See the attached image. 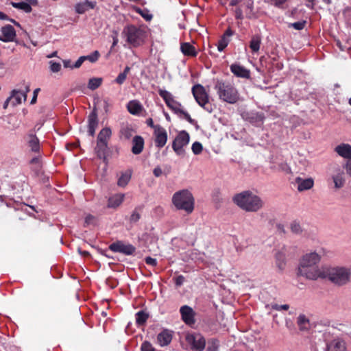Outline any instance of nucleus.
Here are the masks:
<instances>
[{"mask_svg": "<svg viewBox=\"0 0 351 351\" xmlns=\"http://www.w3.org/2000/svg\"><path fill=\"white\" fill-rule=\"evenodd\" d=\"M141 350V351H155L152 345L148 341L142 343Z\"/></svg>", "mask_w": 351, "mask_h": 351, "instance_id": "50", "label": "nucleus"}, {"mask_svg": "<svg viewBox=\"0 0 351 351\" xmlns=\"http://www.w3.org/2000/svg\"><path fill=\"white\" fill-rule=\"evenodd\" d=\"M214 89L216 90L219 99L222 101L234 104L239 99L237 89L229 82L217 80L215 82Z\"/></svg>", "mask_w": 351, "mask_h": 351, "instance_id": "3", "label": "nucleus"}, {"mask_svg": "<svg viewBox=\"0 0 351 351\" xmlns=\"http://www.w3.org/2000/svg\"><path fill=\"white\" fill-rule=\"evenodd\" d=\"M132 9L135 12L139 14L147 21H150L153 18V15L149 13L147 9H141L136 5H133Z\"/></svg>", "mask_w": 351, "mask_h": 351, "instance_id": "37", "label": "nucleus"}, {"mask_svg": "<svg viewBox=\"0 0 351 351\" xmlns=\"http://www.w3.org/2000/svg\"><path fill=\"white\" fill-rule=\"evenodd\" d=\"M343 168L345 169L346 173L351 176V158L346 160V164L343 165Z\"/></svg>", "mask_w": 351, "mask_h": 351, "instance_id": "54", "label": "nucleus"}, {"mask_svg": "<svg viewBox=\"0 0 351 351\" xmlns=\"http://www.w3.org/2000/svg\"><path fill=\"white\" fill-rule=\"evenodd\" d=\"M190 141L189 133L182 130L178 133L172 143V149L178 156H184L185 155L184 147L187 146Z\"/></svg>", "mask_w": 351, "mask_h": 351, "instance_id": "8", "label": "nucleus"}, {"mask_svg": "<svg viewBox=\"0 0 351 351\" xmlns=\"http://www.w3.org/2000/svg\"><path fill=\"white\" fill-rule=\"evenodd\" d=\"M21 91L17 90H13L12 91L11 96L12 97V104L15 106L20 104H21L23 95H21Z\"/></svg>", "mask_w": 351, "mask_h": 351, "instance_id": "42", "label": "nucleus"}, {"mask_svg": "<svg viewBox=\"0 0 351 351\" xmlns=\"http://www.w3.org/2000/svg\"><path fill=\"white\" fill-rule=\"evenodd\" d=\"M145 263L147 265H152V266H156V264H157L156 259L153 258H152L150 256H148V257L145 258Z\"/></svg>", "mask_w": 351, "mask_h": 351, "instance_id": "58", "label": "nucleus"}, {"mask_svg": "<svg viewBox=\"0 0 351 351\" xmlns=\"http://www.w3.org/2000/svg\"><path fill=\"white\" fill-rule=\"evenodd\" d=\"M149 315L143 311H138L136 313V323L138 326H143L145 324Z\"/></svg>", "mask_w": 351, "mask_h": 351, "instance_id": "41", "label": "nucleus"}, {"mask_svg": "<svg viewBox=\"0 0 351 351\" xmlns=\"http://www.w3.org/2000/svg\"><path fill=\"white\" fill-rule=\"evenodd\" d=\"M232 201L237 206L246 212H257L264 206L263 199L248 190L235 194L232 197Z\"/></svg>", "mask_w": 351, "mask_h": 351, "instance_id": "2", "label": "nucleus"}, {"mask_svg": "<svg viewBox=\"0 0 351 351\" xmlns=\"http://www.w3.org/2000/svg\"><path fill=\"white\" fill-rule=\"evenodd\" d=\"M185 340L191 351H203L205 348L206 339L199 333H189Z\"/></svg>", "mask_w": 351, "mask_h": 351, "instance_id": "9", "label": "nucleus"}, {"mask_svg": "<svg viewBox=\"0 0 351 351\" xmlns=\"http://www.w3.org/2000/svg\"><path fill=\"white\" fill-rule=\"evenodd\" d=\"M63 65L65 68L74 69V67H73V64H71V61L70 60H64Z\"/></svg>", "mask_w": 351, "mask_h": 351, "instance_id": "63", "label": "nucleus"}, {"mask_svg": "<svg viewBox=\"0 0 351 351\" xmlns=\"http://www.w3.org/2000/svg\"><path fill=\"white\" fill-rule=\"evenodd\" d=\"M130 71V67L127 66L125 67L123 71L118 75L117 78L114 80V82L121 85L124 83L127 78L128 74Z\"/></svg>", "mask_w": 351, "mask_h": 351, "instance_id": "43", "label": "nucleus"}, {"mask_svg": "<svg viewBox=\"0 0 351 351\" xmlns=\"http://www.w3.org/2000/svg\"><path fill=\"white\" fill-rule=\"evenodd\" d=\"M153 173L156 177H160L162 173V171L160 167H157L154 168Z\"/></svg>", "mask_w": 351, "mask_h": 351, "instance_id": "60", "label": "nucleus"}, {"mask_svg": "<svg viewBox=\"0 0 351 351\" xmlns=\"http://www.w3.org/2000/svg\"><path fill=\"white\" fill-rule=\"evenodd\" d=\"M141 217V215L138 213V210L136 208L134 210L132 216H131V219H139Z\"/></svg>", "mask_w": 351, "mask_h": 351, "instance_id": "62", "label": "nucleus"}, {"mask_svg": "<svg viewBox=\"0 0 351 351\" xmlns=\"http://www.w3.org/2000/svg\"><path fill=\"white\" fill-rule=\"evenodd\" d=\"M103 79L101 77H93L88 80V88L91 90L98 88L102 84Z\"/></svg>", "mask_w": 351, "mask_h": 351, "instance_id": "40", "label": "nucleus"}, {"mask_svg": "<svg viewBox=\"0 0 351 351\" xmlns=\"http://www.w3.org/2000/svg\"><path fill=\"white\" fill-rule=\"evenodd\" d=\"M146 123L148 126H149L152 128L154 129V131H156V128L158 126V125H154L153 119L152 118H149L146 121Z\"/></svg>", "mask_w": 351, "mask_h": 351, "instance_id": "61", "label": "nucleus"}, {"mask_svg": "<svg viewBox=\"0 0 351 351\" xmlns=\"http://www.w3.org/2000/svg\"><path fill=\"white\" fill-rule=\"evenodd\" d=\"M325 278H328L335 284L342 285L351 280V267H334L325 273Z\"/></svg>", "mask_w": 351, "mask_h": 351, "instance_id": "6", "label": "nucleus"}, {"mask_svg": "<svg viewBox=\"0 0 351 351\" xmlns=\"http://www.w3.org/2000/svg\"><path fill=\"white\" fill-rule=\"evenodd\" d=\"M98 123L97 110L94 108L88 117V132L90 136H94Z\"/></svg>", "mask_w": 351, "mask_h": 351, "instance_id": "17", "label": "nucleus"}, {"mask_svg": "<svg viewBox=\"0 0 351 351\" xmlns=\"http://www.w3.org/2000/svg\"><path fill=\"white\" fill-rule=\"evenodd\" d=\"M276 226L280 232H285L284 229L285 226H289L291 232L293 234H300L303 231V228L298 221H282L281 223H278Z\"/></svg>", "mask_w": 351, "mask_h": 351, "instance_id": "11", "label": "nucleus"}, {"mask_svg": "<svg viewBox=\"0 0 351 351\" xmlns=\"http://www.w3.org/2000/svg\"><path fill=\"white\" fill-rule=\"evenodd\" d=\"M132 176V171L127 170L125 172H122L117 181V185L120 187H125L130 182Z\"/></svg>", "mask_w": 351, "mask_h": 351, "instance_id": "33", "label": "nucleus"}, {"mask_svg": "<svg viewBox=\"0 0 351 351\" xmlns=\"http://www.w3.org/2000/svg\"><path fill=\"white\" fill-rule=\"evenodd\" d=\"M178 115H182L184 119H185L190 123L193 124L195 122L194 119L191 118V115L184 109H182L181 112H179Z\"/></svg>", "mask_w": 351, "mask_h": 351, "instance_id": "51", "label": "nucleus"}, {"mask_svg": "<svg viewBox=\"0 0 351 351\" xmlns=\"http://www.w3.org/2000/svg\"><path fill=\"white\" fill-rule=\"evenodd\" d=\"M132 146L131 151L132 154L135 155L140 154L143 149L145 145V141L141 136H135L132 139Z\"/></svg>", "mask_w": 351, "mask_h": 351, "instance_id": "21", "label": "nucleus"}, {"mask_svg": "<svg viewBox=\"0 0 351 351\" xmlns=\"http://www.w3.org/2000/svg\"><path fill=\"white\" fill-rule=\"evenodd\" d=\"M1 41L5 43L15 41L16 34L14 28L11 25H5L1 28Z\"/></svg>", "mask_w": 351, "mask_h": 351, "instance_id": "14", "label": "nucleus"}, {"mask_svg": "<svg viewBox=\"0 0 351 351\" xmlns=\"http://www.w3.org/2000/svg\"><path fill=\"white\" fill-rule=\"evenodd\" d=\"M29 165H31L32 170L36 173H38L43 166L41 156L38 155L32 158L29 160Z\"/></svg>", "mask_w": 351, "mask_h": 351, "instance_id": "32", "label": "nucleus"}, {"mask_svg": "<svg viewBox=\"0 0 351 351\" xmlns=\"http://www.w3.org/2000/svg\"><path fill=\"white\" fill-rule=\"evenodd\" d=\"M109 249L114 252H120L125 255H131L135 252V247L131 244H125L122 241H117L109 246Z\"/></svg>", "mask_w": 351, "mask_h": 351, "instance_id": "12", "label": "nucleus"}, {"mask_svg": "<svg viewBox=\"0 0 351 351\" xmlns=\"http://www.w3.org/2000/svg\"><path fill=\"white\" fill-rule=\"evenodd\" d=\"M295 182L298 184V190L300 192L309 190L314 185V180L311 178L303 179L298 177L295 178Z\"/></svg>", "mask_w": 351, "mask_h": 351, "instance_id": "22", "label": "nucleus"}, {"mask_svg": "<svg viewBox=\"0 0 351 351\" xmlns=\"http://www.w3.org/2000/svg\"><path fill=\"white\" fill-rule=\"evenodd\" d=\"M272 308L276 311H287L289 308V306L288 304H274L272 305Z\"/></svg>", "mask_w": 351, "mask_h": 351, "instance_id": "52", "label": "nucleus"}, {"mask_svg": "<svg viewBox=\"0 0 351 351\" xmlns=\"http://www.w3.org/2000/svg\"><path fill=\"white\" fill-rule=\"evenodd\" d=\"M328 351H347L345 341L339 338L333 339L328 345Z\"/></svg>", "mask_w": 351, "mask_h": 351, "instance_id": "24", "label": "nucleus"}, {"mask_svg": "<svg viewBox=\"0 0 351 351\" xmlns=\"http://www.w3.org/2000/svg\"><path fill=\"white\" fill-rule=\"evenodd\" d=\"M95 152L97 156L105 162L108 152V143H97Z\"/></svg>", "mask_w": 351, "mask_h": 351, "instance_id": "26", "label": "nucleus"}, {"mask_svg": "<svg viewBox=\"0 0 351 351\" xmlns=\"http://www.w3.org/2000/svg\"><path fill=\"white\" fill-rule=\"evenodd\" d=\"M230 69L231 72L238 77L248 79L250 77V71L239 64H232Z\"/></svg>", "mask_w": 351, "mask_h": 351, "instance_id": "18", "label": "nucleus"}, {"mask_svg": "<svg viewBox=\"0 0 351 351\" xmlns=\"http://www.w3.org/2000/svg\"><path fill=\"white\" fill-rule=\"evenodd\" d=\"M26 141L30 150L34 153H39L40 150V141L33 131H30L26 138Z\"/></svg>", "mask_w": 351, "mask_h": 351, "instance_id": "16", "label": "nucleus"}, {"mask_svg": "<svg viewBox=\"0 0 351 351\" xmlns=\"http://www.w3.org/2000/svg\"><path fill=\"white\" fill-rule=\"evenodd\" d=\"M84 61H85L84 56H80L78 58V60L75 62V63L73 65V67H74V69L80 68Z\"/></svg>", "mask_w": 351, "mask_h": 351, "instance_id": "56", "label": "nucleus"}, {"mask_svg": "<svg viewBox=\"0 0 351 351\" xmlns=\"http://www.w3.org/2000/svg\"><path fill=\"white\" fill-rule=\"evenodd\" d=\"M335 151L343 158L347 160L351 158V145L349 144L341 143L335 148Z\"/></svg>", "mask_w": 351, "mask_h": 351, "instance_id": "23", "label": "nucleus"}, {"mask_svg": "<svg viewBox=\"0 0 351 351\" xmlns=\"http://www.w3.org/2000/svg\"><path fill=\"white\" fill-rule=\"evenodd\" d=\"M154 134L155 136V145L159 148L163 147L167 141V132L166 130L160 125H158Z\"/></svg>", "mask_w": 351, "mask_h": 351, "instance_id": "13", "label": "nucleus"}, {"mask_svg": "<svg viewBox=\"0 0 351 351\" xmlns=\"http://www.w3.org/2000/svg\"><path fill=\"white\" fill-rule=\"evenodd\" d=\"M124 194H115L110 197L108 201V208H117L118 207L124 199Z\"/></svg>", "mask_w": 351, "mask_h": 351, "instance_id": "29", "label": "nucleus"}, {"mask_svg": "<svg viewBox=\"0 0 351 351\" xmlns=\"http://www.w3.org/2000/svg\"><path fill=\"white\" fill-rule=\"evenodd\" d=\"M112 135V131L109 128H104L99 132L97 143H108Z\"/></svg>", "mask_w": 351, "mask_h": 351, "instance_id": "28", "label": "nucleus"}, {"mask_svg": "<svg viewBox=\"0 0 351 351\" xmlns=\"http://www.w3.org/2000/svg\"><path fill=\"white\" fill-rule=\"evenodd\" d=\"M30 91V86L29 84L25 85V90L21 91V95H23V100L25 101L27 99V94Z\"/></svg>", "mask_w": 351, "mask_h": 351, "instance_id": "59", "label": "nucleus"}, {"mask_svg": "<svg viewBox=\"0 0 351 351\" xmlns=\"http://www.w3.org/2000/svg\"><path fill=\"white\" fill-rule=\"evenodd\" d=\"M249 121L252 124L260 126L263 123L265 115L263 112L251 113L248 117Z\"/></svg>", "mask_w": 351, "mask_h": 351, "instance_id": "31", "label": "nucleus"}, {"mask_svg": "<svg viewBox=\"0 0 351 351\" xmlns=\"http://www.w3.org/2000/svg\"><path fill=\"white\" fill-rule=\"evenodd\" d=\"M11 5L16 9L21 10L26 13H30L32 10V6L27 2H11Z\"/></svg>", "mask_w": 351, "mask_h": 351, "instance_id": "39", "label": "nucleus"}, {"mask_svg": "<svg viewBox=\"0 0 351 351\" xmlns=\"http://www.w3.org/2000/svg\"><path fill=\"white\" fill-rule=\"evenodd\" d=\"M319 261L320 256L315 252L304 254L300 262L298 275L308 280L325 278V272L318 268Z\"/></svg>", "mask_w": 351, "mask_h": 351, "instance_id": "1", "label": "nucleus"}, {"mask_svg": "<svg viewBox=\"0 0 351 351\" xmlns=\"http://www.w3.org/2000/svg\"><path fill=\"white\" fill-rule=\"evenodd\" d=\"M306 23V21H298V22L293 23H289V27H293L295 29H297V30H302L305 27Z\"/></svg>", "mask_w": 351, "mask_h": 351, "instance_id": "48", "label": "nucleus"}, {"mask_svg": "<svg viewBox=\"0 0 351 351\" xmlns=\"http://www.w3.org/2000/svg\"><path fill=\"white\" fill-rule=\"evenodd\" d=\"M158 94L163 99L167 106L175 114H179L183 109L181 103L175 100L171 93L166 90L159 89Z\"/></svg>", "mask_w": 351, "mask_h": 351, "instance_id": "10", "label": "nucleus"}, {"mask_svg": "<svg viewBox=\"0 0 351 351\" xmlns=\"http://www.w3.org/2000/svg\"><path fill=\"white\" fill-rule=\"evenodd\" d=\"M193 95L197 103L208 112L213 110L212 105L209 103V95L205 88L201 84H195L192 87Z\"/></svg>", "mask_w": 351, "mask_h": 351, "instance_id": "7", "label": "nucleus"}, {"mask_svg": "<svg viewBox=\"0 0 351 351\" xmlns=\"http://www.w3.org/2000/svg\"><path fill=\"white\" fill-rule=\"evenodd\" d=\"M298 324L300 330H307L308 326V319L304 315H300L298 317Z\"/></svg>", "mask_w": 351, "mask_h": 351, "instance_id": "44", "label": "nucleus"}, {"mask_svg": "<svg viewBox=\"0 0 351 351\" xmlns=\"http://www.w3.org/2000/svg\"><path fill=\"white\" fill-rule=\"evenodd\" d=\"M127 108L130 114H138L142 111L143 106L138 101L132 100L128 102Z\"/></svg>", "mask_w": 351, "mask_h": 351, "instance_id": "30", "label": "nucleus"}, {"mask_svg": "<svg viewBox=\"0 0 351 351\" xmlns=\"http://www.w3.org/2000/svg\"><path fill=\"white\" fill-rule=\"evenodd\" d=\"M180 50L185 56L196 57L197 51L190 43H182L180 45Z\"/></svg>", "mask_w": 351, "mask_h": 351, "instance_id": "25", "label": "nucleus"}, {"mask_svg": "<svg viewBox=\"0 0 351 351\" xmlns=\"http://www.w3.org/2000/svg\"><path fill=\"white\" fill-rule=\"evenodd\" d=\"M172 339V335L170 331L165 330L157 336V341L160 346H165L170 343Z\"/></svg>", "mask_w": 351, "mask_h": 351, "instance_id": "27", "label": "nucleus"}, {"mask_svg": "<svg viewBox=\"0 0 351 351\" xmlns=\"http://www.w3.org/2000/svg\"><path fill=\"white\" fill-rule=\"evenodd\" d=\"M184 278L182 276H178L176 279V284L178 286H180L184 282Z\"/></svg>", "mask_w": 351, "mask_h": 351, "instance_id": "64", "label": "nucleus"}, {"mask_svg": "<svg viewBox=\"0 0 351 351\" xmlns=\"http://www.w3.org/2000/svg\"><path fill=\"white\" fill-rule=\"evenodd\" d=\"M85 58V60H88L90 62H95L98 60L100 54L98 51H95L93 53H92L90 55L88 56H84Z\"/></svg>", "mask_w": 351, "mask_h": 351, "instance_id": "46", "label": "nucleus"}, {"mask_svg": "<svg viewBox=\"0 0 351 351\" xmlns=\"http://www.w3.org/2000/svg\"><path fill=\"white\" fill-rule=\"evenodd\" d=\"M279 169L286 173H290L291 172L290 167L287 163H281L279 165Z\"/></svg>", "mask_w": 351, "mask_h": 351, "instance_id": "53", "label": "nucleus"}, {"mask_svg": "<svg viewBox=\"0 0 351 351\" xmlns=\"http://www.w3.org/2000/svg\"><path fill=\"white\" fill-rule=\"evenodd\" d=\"M261 44V37L260 35L256 34L252 36L250 42V48L253 53H256L260 49Z\"/></svg>", "mask_w": 351, "mask_h": 351, "instance_id": "34", "label": "nucleus"}, {"mask_svg": "<svg viewBox=\"0 0 351 351\" xmlns=\"http://www.w3.org/2000/svg\"><path fill=\"white\" fill-rule=\"evenodd\" d=\"M40 91V88H36L34 90V93H33V97L32 98V100L30 101V104H34L36 103V101H37V97H38V93Z\"/></svg>", "mask_w": 351, "mask_h": 351, "instance_id": "57", "label": "nucleus"}, {"mask_svg": "<svg viewBox=\"0 0 351 351\" xmlns=\"http://www.w3.org/2000/svg\"><path fill=\"white\" fill-rule=\"evenodd\" d=\"M122 34L125 41L132 47L142 45L146 38V32L141 27L134 25H128L123 28Z\"/></svg>", "mask_w": 351, "mask_h": 351, "instance_id": "5", "label": "nucleus"}, {"mask_svg": "<svg viewBox=\"0 0 351 351\" xmlns=\"http://www.w3.org/2000/svg\"><path fill=\"white\" fill-rule=\"evenodd\" d=\"M134 133V130L128 125H123L120 129L119 134L121 138L129 140Z\"/></svg>", "mask_w": 351, "mask_h": 351, "instance_id": "35", "label": "nucleus"}, {"mask_svg": "<svg viewBox=\"0 0 351 351\" xmlns=\"http://www.w3.org/2000/svg\"><path fill=\"white\" fill-rule=\"evenodd\" d=\"M191 149L195 155H199L203 150V146L201 143L196 141L193 143Z\"/></svg>", "mask_w": 351, "mask_h": 351, "instance_id": "45", "label": "nucleus"}, {"mask_svg": "<svg viewBox=\"0 0 351 351\" xmlns=\"http://www.w3.org/2000/svg\"><path fill=\"white\" fill-rule=\"evenodd\" d=\"M219 347V342L216 339H211L208 341V345L206 351H217Z\"/></svg>", "mask_w": 351, "mask_h": 351, "instance_id": "47", "label": "nucleus"}, {"mask_svg": "<svg viewBox=\"0 0 351 351\" xmlns=\"http://www.w3.org/2000/svg\"><path fill=\"white\" fill-rule=\"evenodd\" d=\"M271 4L278 8H282L287 0H270Z\"/></svg>", "mask_w": 351, "mask_h": 351, "instance_id": "55", "label": "nucleus"}, {"mask_svg": "<svg viewBox=\"0 0 351 351\" xmlns=\"http://www.w3.org/2000/svg\"><path fill=\"white\" fill-rule=\"evenodd\" d=\"M234 34L233 30L229 27L223 33L217 43V49L219 51H223L228 46L230 40V37Z\"/></svg>", "mask_w": 351, "mask_h": 351, "instance_id": "19", "label": "nucleus"}, {"mask_svg": "<svg viewBox=\"0 0 351 351\" xmlns=\"http://www.w3.org/2000/svg\"><path fill=\"white\" fill-rule=\"evenodd\" d=\"M180 313L182 320L188 325H192L195 323V312L193 308L187 305L182 306L180 308Z\"/></svg>", "mask_w": 351, "mask_h": 351, "instance_id": "15", "label": "nucleus"}, {"mask_svg": "<svg viewBox=\"0 0 351 351\" xmlns=\"http://www.w3.org/2000/svg\"><path fill=\"white\" fill-rule=\"evenodd\" d=\"M276 265L279 269H284L286 263V256L284 252V249L282 251H279L276 254Z\"/></svg>", "mask_w": 351, "mask_h": 351, "instance_id": "36", "label": "nucleus"}, {"mask_svg": "<svg viewBox=\"0 0 351 351\" xmlns=\"http://www.w3.org/2000/svg\"><path fill=\"white\" fill-rule=\"evenodd\" d=\"M333 182L335 183V186L337 189H340L343 187L345 180L343 178V172L339 169V172L332 176Z\"/></svg>", "mask_w": 351, "mask_h": 351, "instance_id": "38", "label": "nucleus"}, {"mask_svg": "<svg viewBox=\"0 0 351 351\" xmlns=\"http://www.w3.org/2000/svg\"><path fill=\"white\" fill-rule=\"evenodd\" d=\"M97 2L95 1H89L86 0L84 2L77 3L75 5V10L77 14H82L89 10H93L96 7Z\"/></svg>", "mask_w": 351, "mask_h": 351, "instance_id": "20", "label": "nucleus"}, {"mask_svg": "<svg viewBox=\"0 0 351 351\" xmlns=\"http://www.w3.org/2000/svg\"><path fill=\"white\" fill-rule=\"evenodd\" d=\"M172 203L177 209L184 210L189 214L194 210L195 199L188 189H182L173 194Z\"/></svg>", "mask_w": 351, "mask_h": 351, "instance_id": "4", "label": "nucleus"}, {"mask_svg": "<svg viewBox=\"0 0 351 351\" xmlns=\"http://www.w3.org/2000/svg\"><path fill=\"white\" fill-rule=\"evenodd\" d=\"M50 70L52 72L57 73L60 71L61 69V64L58 62L50 61Z\"/></svg>", "mask_w": 351, "mask_h": 351, "instance_id": "49", "label": "nucleus"}]
</instances>
